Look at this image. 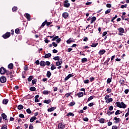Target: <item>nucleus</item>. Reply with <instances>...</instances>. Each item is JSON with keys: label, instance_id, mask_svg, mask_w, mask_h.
Masks as SVG:
<instances>
[{"label": "nucleus", "instance_id": "f8f14e48", "mask_svg": "<svg viewBox=\"0 0 129 129\" xmlns=\"http://www.w3.org/2000/svg\"><path fill=\"white\" fill-rule=\"evenodd\" d=\"M2 117H3V119H5V120H8V119L7 118V115H6V114L2 113Z\"/></svg>", "mask_w": 129, "mask_h": 129}, {"label": "nucleus", "instance_id": "0eeeda50", "mask_svg": "<svg viewBox=\"0 0 129 129\" xmlns=\"http://www.w3.org/2000/svg\"><path fill=\"white\" fill-rule=\"evenodd\" d=\"M0 73L1 74H5V73H6V69H5V68L2 67L0 69Z\"/></svg>", "mask_w": 129, "mask_h": 129}, {"label": "nucleus", "instance_id": "39448f33", "mask_svg": "<svg viewBox=\"0 0 129 129\" xmlns=\"http://www.w3.org/2000/svg\"><path fill=\"white\" fill-rule=\"evenodd\" d=\"M63 6L65 8H69L70 7V4H69L68 3V1L67 0V1H64Z\"/></svg>", "mask_w": 129, "mask_h": 129}, {"label": "nucleus", "instance_id": "f704fd0d", "mask_svg": "<svg viewBox=\"0 0 129 129\" xmlns=\"http://www.w3.org/2000/svg\"><path fill=\"white\" fill-rule=\"evenodd\" d=\"M47 22V20H45L41 25V28H42V27H44L46 25V23Z\"/></svg>", "mask_w": 129, "mask_h": 129}, {"label": "nucleus", "instance_id": "7c9ffc66", "mask_svg": "<svg viewBox=\"0 0 129 129\" xmlns=\"http://www.w3.org/2000/svg\"><path fill=\"white\" fill-rule=\"evenodd\" d=\"M99 122L100 123H104V118H101L99 120Z\"/></svg>", "mask_w": 129, "mask_h": 129}, {"label": "nucleus", "instance_id": "864d4df0", "mask_svg": "<svg viewBox=\"0 0 129 129\" xmlns=\"http://www.w3.org/2000/svg\"><path fill=\"white\" fill-rule=\"evenodd\" d=\"M107 35V32L105 31L103 33L102 37H104L105 36H106Z\"/></svg>", "mask_w": 129, "mask_h": 129}, {"label": "nucleus", "instance_id": "ea45409f", "mask_svg": "<svg viewBox=\"0 0 129 129\" xmlns=\"http://www.w3.org/2000/svg\"><path fill=\"white\" fill-rule=\"evenodd\" d=\"M15 33L16 34H19L20 33V29L19 28L15 29Z\"/></svg>", "mask_w": 129, "mask_h": 129}, {"label": "nucleus", "instance_id": "c03bdc74", "mask_svg": "<svg viewBox=\"0 0 129 129\" xmlns=\"http://www.w3.org/2000/svg\"><path fill=\"white\" fill-rule=\"evenodd\" d=\"M70 95H71V93H68L65 94V96L67 98L69 97V96H70Z\"/></svg>", "mask_w": 129, "mask_h": 129}, {"label": "nucleus", "instance_id": "393cba45", "mask_svg": "<svg viewBox=\"0 0 129 129\" xmlns=\"http://www.w3.org/2000/svg\"><path fill=\"white\" fill-rule=\"evenodd\" d=\"M14 67V64L13 63H10L8 65V68H9V69H13Z\"/></svg>", "mask_w": 129, "mask_h": 129}, {"label": "nucleus", "instance_id": "0e129e2a", "mask_svg": "<svg viewBox=\"0 0 129 129\" xmlns=\"http://www.w3.org/2000/svg\"><path fill=\"white\" fill-rule=\"evenodd\" d=\"M129 92V90L128 89H126L124 91V93H125V94H127Z\"/></svg>", "mask_w": 129, "mask_h": 129}, {"label": "nucleus", "instance_id": "9d476101", "mask_svg": "<svg viewBox=\"0 0 129 129\" xmlns=\"http://www.w3.org/2000/svg\"><path fill=\"white\" fill-rule=\"evenodd\" d=\"M37 119V117L36 116H33L31 118L30 121V122H33L34 120H36Z\"/></svg>", "mask_w": 129, "mask_h": 129}, {"label": "nucleus", "instance_id": "052dcab7", "mask_svg": "<svg viewBox=\"0 0 129 129\" xmlns=\"http://www.w3.org/2000/svg\"><path fill=\"white\" fill-rule=\"evenodd\" d=\"M36 82H37V80H33L32 81V84H36Z\"/></svg>", "mask_w": 129, "mask_h": 129}, {"label": "nucleus", "instance_id": "680f3d73", "mask_svg": "<svg viewBox=\"0 0 129 129\" xmlns=\"http://www.w3.org/2000/svg\"><path fill=\"white\" fill-rule=\"evenodd\" d=\"M45 64H46L47 66H49V65H50V64H51V63H50L49 61H46Z\"/></svg>", "mask_w": 129, "mask_h": 129}, {"label": "nucleus", "instance_id": "4c0bfd02", "mask_svg": "<svg viewBox=\"0 0 129 129\" xmlns=\"http://www.w3.org/2000/svg\"><path fill=\"white\" fill-rule=\"evenodd\" d=\"M58 38H59L58 36H55V37L53 38V39H52V41H55L56 40H57Z\"/></svg>", "mask_w": 129, "mask_h": 129}, {"label": "nucleus", "instance_id": "5701e85b", "mask_svg": "<svg viewBox=\"0 0 129 129\" xmlns=\"http://www.w3.org/2000/svg\"><path fill=\"white\" fill-rule=\"evenodd\" d=\"M73 42V40L71 38H70L69 40H67V44H71Z\"/></svg>", "mask_w": 129, "mask_h": 129}, {"label": "nucleus", "instance_id": "2f4dec72", "mask_svg": "<svg viewBox=\"0 0 129 129\" xmlns=\"http://www.w3.org/2000/svg\"><path fill=\"white\" fill-rule=\"evenodd\" d=\"M74 116V114H73V113H72V112H69V113H68L67 116Z\"/></svg>", "mask_w": 129, "mask_h": 129}, {"label": "nucleus", "instance_id": "7ed1b4c3", "mask_svg": "<svg viewBox=\"0 0 129 129\" xmlns=\"http://www.w3.org/2000/svg\"><path fill=\"white\" fill-rule=\"evenodd\" d=\"M0 81L2 83H5L7 82V78L5 76H2L0 78Z\"/></svg>", "mask_w": 129, "mask_h": 129}, {"label": "nucleus", "instance_id": "bb28decb", "mask_svg": "<svg viewBox=\"0 0 129 129\" xmlns=\"http://www.w3.org/2000/svg\"><path fill=\"white\" fill-rule=\"evenodd\" d=\"M105 53V50H100L99 54L100 55H103V54H104Z\"/></svg>", "mask_w": 129, "mask_h": 129}, {"label": "nucleus", "instance_id": "79ce46f5", "mask_svg": "<svg viewBox=\"0 0 129 129\" xmlns=\"http://www.w3.org/2000/svg\"><path fill=\"white\" fill-rule=\"evenodd\" d=\"M75 105V103L74 102H72L69 104L70 106H73V105Z\"/></svg>", "mask_w": 129, "mask_h": 129}, {"label": "nucleus", "instance_id": "a878e982", "mask_svg": "<svg viewBox=\"0 0 129 129\" xmlns=\"http://www.w3.org/2000/svg\"><path fill=\"white\" fill-rule=\"evenodd\" d=\"M23 108H24V106H23L22 105H18V109H19V110H21V109H23Z\"/></svg>", "mask_w": 129, "mask_h": 129}, {"label": "nucleus", "instance_id": "13d9d810", "mask_svg": "<svg viewBox=\"0 0 129 129\" xmlns=\"http://www.w3.org/2000/svg\"><path fill=\"white\" fill-rule=\"evenodd\" d=\"M60 42H61V38H57V39H56V43H59Z\"/></svg>", "mask_w": 129, "mask_h": 129}, {"label": "nucleus", "instance_id": "2eb2a0df", "mask_svg": "<svg viewBox=\"0 0 129 129\" xmlns=\"http://www.w3.org/2000/svg\"><path fill=\"white\" fill-rule=\"evenodd\" d=\"M40 64L41 66L45 67V66H46V62L44 61H41L40 63Z\"/></svg>", "mask_w": 129, "mask_h": 129}, {"label": "nucleus", "instance_id": "338daca9", "mask_svg": "<svg viewBox=\"0 0 129 129\" xmlns=\"http://www.w3.org/2000/svg\"><path fill=\"white\" fill-rule=\"evenodd\" d=\"M113 109V106H110L109 107V110H110V111L112 110Z\"/></svg>", "mask_w": 129, "mask_h": 129}, {"label": "nucleus", "instance_id": "3c124183", "mask_svg": "<svg viewBox=\"0 0 129 129\" xmlns=\"http://www.w3.org/2000/svg\"><path fill=\"white\" fill-rule=\"evenodd\" d=\"M93 98V96H91L88 98V101H90V100H92Z\"/></svg>", "mask_w": 129, "mask_h": 129}, {"label": "nucleus", "instance_id": "4be33fe9", "mask_svg": "<svg viewBox=\"0 0 129 129\" xmlns=\"http://www.w3.org/2000/svg\"><path fill=\"white\" fill-rule=\"evenodd\" d=\"M44 103H46L47 104H49L51 103V100H45L44 101Z\"/></svg>", "mask_w": 129, "mask_h": 129}, {"label": "nucleus", "instance_id": "72a5a7b5", "mask_svg": "<svg viewBox=\"0 0 129 129\" xmlns=\"http://www.w3.org/2000/svg\"><path fill=\"white\" fill-rule=\"evenodd\" d=\"M33 79V76H30L28 79V81L30 82L31 81H32V80Z\"/></svg>", "mask_w": 129, "mask_h": 129}, {"label": "nucleus", "instance_id": "6ab92c4d", "mask_svg": "<svg viewBox=\"0 0 129 129\" xmlns=\"http://www.w3.org/2000/svg\"><path fill=\"white\" fill-rule=\"evenodd\" d=\"M51 75H52V74L50 71H48L46 74V76L48 78H50L51 77Z\"/></svg>", "mask_w": 129, "mask_h": 129}, {"label": "nucleus", "instance_id": "49530a36", "mask_svg": "<svg viewBox=\"0 0 129 129\" xmlns=\"http://www.w3.org/2000/svg\"><path fill=\"white\" fill-rule=\"evenodd\" d=\"M82 62H87V58H82Z\"/></svg>", "mask_w": 129, "mask_h": 129}, {"label": "nucleus", "instance_id": "8fccbe9b", "mask_svg": "<svg viewBox=\"0 0 129 129\" xmlns=\"http://www.w3.org/2000/svg\"><path fill=\"white\" fill-rule=\"evenodd\" d=\"M106 91L108 92V93H110L111 92V89L108 88L107 89Z\"/></svg>", "mask_w": 129, "mask_h": 129}, {"label": "nucleus", "instance_id": "c756f323", "mask_svg": "<svg viewBox=\"0 0 129 129\" xmlns=\"http://www.w3.org/2000/svg\"><path fill=\"white\" fill-rule=\"evenodd\" d=\"M30 91H35L36 90V88L35 87H31L30 88Z\"/></svg>", "mask_w": 129, "mask_h": 129}, {"label": "nucleus", "instance_id": "4d7b16f0", "mask_svg": "<svg viewBox=\"0 0 129 129\" xmlns=\"http://www.w3.org/2000/svg\"><path fill=\"white\" fill-rule=\"evenodd\" d=\"M84 83L85 84H87V83H89V80H86L84 81Z\"/></svg>", "mask_w": 129, "mask_h": 129}, {"label": "nucleus", "instance_id": "6e6d98bb", "mask_svg": "<svg viewBox=\"0 0 129 129\" xmlns=\"http://www.w3.org/2000/svg\"><path fill=\"white\" fill-rule=\"evenodd\" d=\"M109 97H110L109 95H106L104 98L105 100L108 99V98H109Z\"/></svg>", "mask_w": 129, "mask_h": 129}, {"label": "nucleus", "instance_id": "58836bf2", "mask_svg": "<svg viewBox=\"0 0 129 129\" xmlns=\"http://www.w3.org/2000/svg\"><path fill=\"white\" fill-rule=\"evenodd\" d=\"M26 111H27V113H29V114H31V113H32V111H31V110L30 109H27L26 110Z\"/></svg>", "mask_w": 129, "mask_h": 129}, {"label": "nucleus", "instance_id": "c9c22d12", "mask_svg": "<svg viewBox=\"0 0 129 129\" xmlns=\"http://www.w3.org/2000/svg\"><path fill=\"white\" fill-rule=\"evenodd\" d=\"M119 112H120V111L119 110H117L115 113V115H118V114H120V113Z\"/></svg>", "mask_w": 129, "mask_h": 129}, {"label": "nucleus", "instance_id": "412c9836", "mask_svg": "<svg viewBox=\"0 0 129 129\" xmlns=\"http://www.w3.org/2000/svg\"><path fill=\"white\" fill-rule=\"evenodd\" d=\"M77 95H78V97H79V98L83 97V93L80 92L78 93Z\"/></svg>", "mask_w": 129, "mask_h": 129}, {"label": "nucleus", "instance_id": "09e8293b", "mask_svg": "<svg viewBox=\"0 0 129 129\" xmlns=\"http://www.w3.org/2000/svg\"><path fill=\"white\" fill-rule=\"evenodd\" d=\"M43 93V94L47 95L49 93V91H44Z\"/></svg>", "mask_w": 129, "mask_h": 129}, {"label": "nucleus", "instance_id": "6e6552de", "mask_svg": "<svg viewBox=\"0 0 129 129\" xmlns=\"http://www.w3.org/2000/svg\"><path fill=\"white\" fill-rule=\"evenodd\" d=\"M69 16V14L67 12H64L62 14V17L64 18H68Z\"/></svg>", "mask_w": 129, "mask_h": 129}, {"label": "nucleus", "instance_id": "a18cd8bd", "mask_svg": "<svg viewBox=\"0 0 129 129\" xmlns=\"http://www.w3.org/2000/svg\"><path fill=\"white\" fill-rule=\"evenodd\" d=\"M29 129H34V126L33 125V124H30Z\"/></svg>", "mask_w": 129, "mask_h": 129}, {"label": "nucleus", "instance_id": "a211bd4d", "mask_svg": "<svg viewBox=\"0 0 129 129\" xmlns=\"http://www.w3.org/2000/svg\"><path fill=\"white\" fill-rule=\"evenodd\" d=\"M95 21H96V17H93L91 19V24H93V22H95Z\"/></svg>", "mask_w": 129, "mask_h": 129}, {"label": "nucleus", "instance_id": "f03ea898", "mask_svg": "<svg viewBox=\"0 0 129 129\" xmlns=\"http://www.w3.org/2000/svg\"><path fill=\"white\" fill-rule=\"evenodd\" d=\"M11 36V33L7 32L5 34L3 35V37L4 39H8V38H10Z\"/></svg>", "mask_w": 129, "mask_h": 129}, {"label": "nucleus", "instance_id": "cd10ccee", "mask_svg": "<svg viewBox=\"0 0 129 129\" xmlns=\"http://www.w3.org/2000/svg\"><path fill=\"white\" fill-rule=\"evenodd\" d=\"M56 67L55 66H54V64H51V68H50V69H51V70H55V69H56Z\"/></svg>", "mask_w": 129, "mask_h": 129}, {"label": "nucleus", "instance_id": "aec40b11", "mask_svg": "<svg viewBox=\"0 0 129 129\" xmlns=\"http://www.w3.org/2000/svg\"><path fill=\"white\" fill-rule=\"evenodd\" d=\"M118 30L119 31V33H124V29L121 27L118 29Z\"/></svg>", "mask_w": 129, "mask_h": 129}, {"label": "nucleus", "instance_id": "dca6fc26", "mask_svg": "<svg viewBox=\"0 0 129 129\" xmlns=\"http://www.w3.org/2000/svg\"><path fill=\"white\" fill-rule=\"evenodd\" d=\"M52 56V54L51 53H47L45 55L44 58H50Z\"/></svg>", "mask_w": 129, "mask_h": 129}, {"label": "nucleus", "instance_id": "a19ab883", "mask_svg": "<svg viewBox=\"0 0 129 129\" xmlns=\"http://www.w3.org/2000/svg\"><path fill=\"white\" fill-rule=\"evenodd\" d=\"M19 117H21V118H25V115L23 114H20L19 115Z\"/></svg>", "mask_w": 129, "mask_h": 129}, {"label": "nucleus", "instance_id": "4468645a", "mask_svg": "<svg viewBox=\"0 0 129 129\" xmlns=\"http://www.w3.org/2000/svg\"><path fill=\"white\" fill-rule=\"evenodd\" d=\"M55 109H56V107H51L49 109H48L47 110H48V112H51L52 111H54V110H55Z\"/></svg>", "mask_w": 129, "mask_h": 129}, {"label": "nucleus", "instance_id": "c85d7f7f", "mask_svg": "<svg viewBox=\"0 0 129 129\" xmlns=\"http://www.w3.org/2000/svg\"><path fill=\"white\" fill-rule=\"evenodd\" d=\"M98 45V43H92L91 45V47L95 48V47H96V46H97Z\"/></svg>", "mask_w": 129, "mask_h": 129}, {"label": "nucleus", "instance_id": "de8ad7c7", "mask_svg": "<svg viewBox=\"0 0 129 129\" xmlns=\"http://www.w3.org/2000/svg\"><path fill=\"white\" fill-rule=\"evenodd\" d=\"M17 10H18V7H14L12 8V11H13V12L17 11Z\"/></svg>", "mask_w": 129, "mask_h": 129}, {"label": "nucleus", "instance_id": "9b49d317", "mask_svg": "<svg viewBox=\"0 0 129 129\" xmlns=\"http://www.w3.org/2000/svg\"><path fill=\"white\" fill-rule=\"evenodd\" d=\"M114 120H115V123H118V122L120 121V119L119 118H117L116 117H115L114 118Z\"/></svg>", "mask_w": 129, "mask_h": 129}, {"label": "nucleus", "instance_id": "774afa93", "mask_svg": "<svg viewBox=\"0 0 129 129\" xmlns=\"http://www.w3.org/2000/svg\"><path fill=\"white\" fill-rule=\"evenodd\" d=\"M106 7H107V8H111V5H110L109 4H107L106 5Z\"/></svg>", "mask_w": 129, "mask_h": 129}, {"label": "nucleus", "instance_id": "473e14b6", "mask_svg": "<svg viewBox=\"0 0 129 129\" xmlns=\"http://www.w3.org/2000/svg\"><path fill=\"white\" fill-rule=\"evenodd\" d=\"M53 60H55L57 61H59L60 60V58L59 57V56H55L53 58Z\"/></svg>", "mask_w": 129, "mask_h": 129}, {"label": "nucleus", "instance_id": "5fc2aeb1", "mask_svg": "<svg viewBox=\"0 0 129 129\" xmlns=\"http://www.w3.org/2000/svg\"><path fill=\"white\" fill-rule=\"evenodd\" d=\"M52 45H53V47H57L58 46V44L54 42H52Z\"/></svg>", "mask_w": 129, "mask_h": 129}, {"label": "nucleus", "instance_id": "ddd939ff", "mask_svg": "<svg viewBox=\"0 0 129 129\" xmlns=\"http://www.w3.org/2000/svg\"><path fill=\"white\" fill-rule=\"evenodd\" d=\"M26 19H27L28 21H30L31 16H30V14L26 13Z\"/></svg>", "mask_w": 129, "mask_h": 129}, {"label": "nucleus", "instance_id": "69168bd1", "mask_svg": "<svg viewBox=\"0 0 129 129\" xmlns=\"http://www.w3.org/2000/svg\"><path fill=\"white\" fill-rule=\"evenodd\" d=\"M112 129H117V126H116V125L112 126Z\"/></svg>", "mask_w": 129, "mask_h": 129}, {"label": "nucleus", "instance_id": "e433bc0d", "mask_svg": "<svg viewBox=\"0 0 129 129\" xmlns=\"http://www.w3.org/2000/svg\"><path fill=\"white\" fill-rule=\"evenodd\" d=\"M111 78H109L107 80V83H110V82H111Z\"/></svg>", "mask_w": 129, "mask_h": 129}, {"label": "nucleus", "instance_id": "f257e3e1", "mask_svg": "<svg viewBox=\"0 0 129 129\" xmlns=\"http://www.w3.org/2000/svg\"><path fill=\"white\" fill-rule=\"evenodd\" d=\"M115 104L116 105V106H117V107H119L120 108H125V107H126V105H125L124 103L122 102H117Z\"/></svg>", "mask_w": 129, "mask_h": 129}, {"label": "nucleus", "instance_id": "37998d69", "mask_svg": "<svg viewBox=\"0 0 129 129\" xmlns=\"http://www.w3.org/2000/svg\"><path fill=\"white\" fill-rule=\"evenodd\" d=\"M110 11H111V9H108L107 11H105V14H109V13H110Z\"/></svg>", "mask_w": 129, "mask_h": 129}, {"label": "nucleus", "instance_id": "1a4fd4ad", "mask_svg": "<svg viewBox=\"0 0 129 129\" xmlns=\"http://www.w3.org/2000/svg\"><path fill=\"white\" fill-rule=\"evenodd\" d=\"M113 99L112 98H108L105 101L106 103H109V102H112Z\"/></svg>", "mask_w": 129, "mask_h": 129}, {"label": "nucleus", "instance_id": "20e7f679", "mask_svg": "<svg viewBox=\"0 0 129 129\" xmlns=\"http://www.w3.org/2000/svg\"><path fill=\"white\" fill-rule=\"evenodd\" d=\"M65 124H63L62 123H59L58 125V129H64L65 128Z\"/></svg>", "mask_w": 129, "mask_h": 129}, {"label": "nucleus", "instance_id": "603ef678", "mask_svg": "<svg viewBox=\"0 0 129 129\" xmlns=\"http://www.w3.org/2000/svg\"><path fill=\"white\" fill-rule=\"evenodd\" d=\"M127 6V5L126 4L124 5H121L120 8L121 9H124V8H126Z\"/></svg>", "mask_w": 129, "mask_h": 129}, {"label": "nucleus", "instance_id": "423d86ee", "mask_svg": "<svg viewBox=\"0 0 129 129\" xmlns=\"http://www.w3.org/2000/svg\"><path fill=\"white\" fill-rule=\"evenodd\" d=\"M71 77H73V75L72 74H70L64 78L65 81H67L69 78H71Z\"/></svg>", "mask_w": 129, "mask_h": 129}, {"label": "nucleus", "instance_id": "e2e57ef3", "mask_svg": "<svg viewBox=\"0 0 129 129\" xmlns=\"http://www.w3.org/2000/svg\"><path fill=\"white\" fill-rule=\"evenodd\" d=\"M89 106L91 107V106H93V105H94V103H90L88 104Z\"/></svg>", "mask_w": 129, "mask_h": 129}, {"label": "nucleus", "instance_id": "bf43d9fd", "mask_svg": "<svg viewBox=\"0 0 129 129\" xmlns=\"http://www.w3.org/2000/svg\"><path fill=\"white\" fill-rule=\"evenodd\" d=\"M51 24H52V22H47V20H46V26H50V25H51Z\"/></svg>", "mask_w": 129, "mask_h": 129}, {"label": "nucleus", "instance_id": "f3484780", "mask_svg": "<svg viewBox=\"0 0 129 129\" xmlns=\"http://www.w3.org/2000/svg\"><path fill=\"white\" fill-rule=\"evenodd\" d=\"M63 62L62 61H61V59H60V61H57L56 62V66H60V65H62Z\"/></svg>", "mask_w": 129, "mask_h": 129}, {"label": "nucleus", "instance_id": "b1692460", "mask_svg": "<svg viewBox=\"0 0 129 129\" xmlns=\"http://www.w3.org/2000/svg\"><path fill=\"white\" fill-rule=\"evenodd\" d=\"M8 102H9V99L3 100V103L4 104H8Z\"/></svg>", "mask_w": 129, "mask_h": 129}]
</instances>
